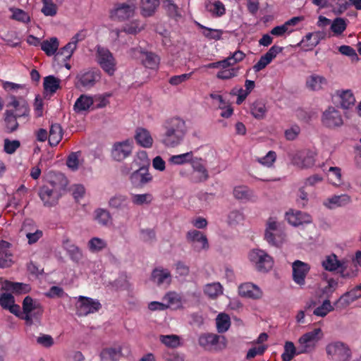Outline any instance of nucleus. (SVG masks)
<instances>
[{
    "mask_svg": "<svg viewBox=\"0 0 361 361\" xmlns=\"http://www.w3.org/2000/svg\"><path fill=\"white\" fill-rule=\"evenodd\" d=\"M106 247V243L99 238H92L88 242V247L92 252H99Z\"/></svg>",
    "mask_w": 361,
    "mask_h": 361,
    "instance_id": "864d4df0",
    "label": "nucleus"
},
{
    "mask_svg": "<svg viewBox=\"0 0 361 361\" xmlns=\"http://www.w3.org/2000/svg\"><path fill=\"white\" fill-rule=\"evenodd\" d=\"M67 252L68 253L71 259L75 262H78L82 258V253L81 250L74 244L68 245L66 247Z\"/></svg>",
    "mask_w": 361,
    "mask_h": 361,
    "instance_id": "6e6d98bb",
    "label": "nucleus"
},
{
    "mask_svg": "<svg viewBox=\"0 0 361 361\" xmlns=\"http://www.w3.org/2000/svg\"><path fill=\"white\" fill-rule=\"evenodd\" d=\"M163 5L168 13L169 16L171 18L180 16L178 13V6L173 4L171 0H165Z\"/></svg>",
    "mask_w": 361,
    "mask_h": 361,
    "instance_id": "774afa93",
    "label": "nucleus"
},
{
    "mask_svg": "<svg viewBox=\"0 0 361 361\" xmlns=\"http://www.w3.org/2000/svg\"><path fill=\"white\" fill-rule=\"evenodd\" d=\"M3 87L7 92H18V90H21L25 94L27 92L25 85L8 81L4 82Z\"/></svg>",
    "mask_w": 361,
    "mask_h": 361,
    "instance_id": "69168bd1",
    "label": "nucleus"
},
{
    "mask_svg": "<svg viewBox=\"0 0 361 361\" xmlns=\"http://www.w3.org/2000/svg\"><path fill=\"white\" fill-rule=\"evenodd\" d=\"M130 200L125 195L116 194L109 201V207L115 209L128 210L130 208Z\"/></svg>",
    "mask_w": 361,
    "mask_h": 361,
    "instance_id": "c756f323",
    "label": "nucleus"
},
{
    "mask_svg": "<svg viewBox=\"0 0 361 361\" xmlns=\"http://www.w3.org/2000/svg\"><path fill=\"white\" fill-rule=\"evenodd\" d=\"M192 152H189L184 154H180L178 155H173L172 156L169 161L172 164H177V165H181L184 164L185 163H188L189 161H192Z\"/></svg>",
    "mask_w": 361,
    "mask_h": 361,
    "instance_id": "603ef678",
    "label": "nucleus"
},
{
    "mask_svg": "<svg viewBox=\"0 0 361 361\" xmlns=\"http://www.w3.org/2000/svg\"><path fill=\"white\" fill-rule=\"evenodd\" d=\"M276 153L274 151H269L264 157H257L255 161L264 166L271 167L276 161Z\"/></svg>",
    "mask_w": 361,
    "mask_h": 361,
    "instance_id": "3c124183",
    "label": "nucleus"
},
{
    "mask_svg": "<svg viewBox=\"0 0 361 361\" xmlns=\"http://www.w3.org/2000/svg\"><path fill=\"white\" fill-rule=\"evenodd\" d=\"M153 200V197L150 193L136 194L132 197V202L136 205H142L144 204H150Z\"/></svg>",
    "mask_w": 361,
    "mask_h": 361,
    "instance_id": "5fc2aeb1",
    "label": "nucleus"
},
{
    "mask_svg": "<svg viewBox=\"0 0 361 361\" xmlns=\"http://www.w3.org/2000/svg\"><path fill=\"white\" fill-rule=\"evenodd\" d=\"M166 361H185L184 355L174 350H166L162 354Z\"/></svg>",
    "mask_w": 361,
    "mask_h": 361,
    "instance_id": "0e129e2a",
    "label": "nucleus"
},
{
    "mask_svg": "<svg viewBox=\"0 0 361 361\" xmlns=\"http://www.w3.org/2000/svg\"><path fill=\"white\" fill-rule=\"evenodd\" d=\"M160 341L165 345L174 348L180 345L179 337L176 335L161 336Z\"/></svg>",
    "mask_w": 361,
    "mask_h": 361,
    "instance_id": "4d7b16f0",
    "label": "nucleus"
},
{
    "mask_svg": "<svg viewBox=\"0 0 361 361\" xmlns=\"http://www.w3.org/2000/svg\"><path fill=\"white\" fill-rule=\"evenodd\" d=\"M63 137L61 126L58 123L51 124L49 133V143L51 147L56 146Z\"/></svg>",
    "mask_w": 361,
    "mask_h": 361,
    "instance_id": "f704fd0d",
    "label": "nucleus"
},
{
    "mask_svg": "<svg viewBox=\"0 0 361 361\" xmlns=\"http://www.w3.org/2000/svg\"><path fill=\"white\" fill-rule=\"evenodd\" d=\"M334 310V306L331 305L330 300L326 299L324 300V302L320 306L316 307L314 310L313 314L316 316L324 317L326 315H327L328 313Z\"/></svg>",
    "mask_w": 361,
    "mask_h": 361,
    "instance_id": "de8ad7c7",
    "label": "nucleus"
},
{
    "mask_svg": "<svg viewBox=\"0 0 361 361\" xmlns=\"http://www.w3.org/2000/svg\"><path fill=\"white\" fill-rule=\"evenodd\" d=\"M361 298V293H357L353 289L345 292L335 302V305H338L341 308H345L354 301Z\"/></svg>",
    "mask_w": 361,
    "mask_h": 361,
    "instance_id": "2f4dec72",
    "label": "nucleus"
},
{
    "mask_svg": "<svg viewBox=\"0 0 361 361\" xmlns=\"http://www.w3.org/2000/svg\"><path fill=\"white\" fill-rule=\"evenodd\" d=\"M75 48L76 47H59L56 54V60L61 62L66 61L71 57Z\"/></svg>",
    "mask_w": 361,
    "mask_h": 361,
    "instance_id": "49530a36",
    "label": "nucleus"
},
{
    "mask_svg": "<svg viewBox=\"0 0 361 361\" xmlns=\"http://www.w3.org/2000/svg\"><path fill=\"white\" fill-rule=\"evenodd\" d=\"M75 307L76 314L79 317H85L97 312L102 308V304L98 300L80 295Z\"/></svg>",
    "mask_w": 361,
    "mask_h": 361,
    "instance_id": "f8f14e48",
    "label": "nucleus"
},
{
    "mask_svg": "<svg viewBox=\"0 0 361 361\" xmlns=\"http://www.w3.org/2000/svg\"><path fill=\"white\" fill-rule=\"evenodd\" d=\"M95 59L104 73L110 76L114 75L117 62L113 54L106 47H97Z\"/></svg>",
    "mask_w": 361,
    "mask_h": 361,
    "instance_id": "423d86ee",
    "label": "nucleus"
},
{
    "mask_svg": "<svg viewBox=\"0 0 361 361\" xmlns=\"http://www.w3.org/2000/svg\"><path fill=\"white\" fill-rule=\"evenodd\" d=\"M351 202L350 197L347 194L334 195L329 197L324 203V206L329 209H335L339 207H344Z\"/></svg>",
    "mask_w": 361,
    "mask_h": 361,
    "instance_id": "cd10ccee",
    "label": "nucleus"
},
{
    "mask_svg": "<svg viewBox=\"0 0 361 361\" xmlns=\"http://www.w3.org/2000/svg\"><path fill=\"white\" fill-rule=\"evenodd\" d=\"M327 355L334 361H348L351 356L348 346L342 342H334L326 348Z\"/></svg>",
    "mask_w": 361,
    "mask_h": 361,
    "instance_id": "ddd939ff",
    "label": "nucleus"
},
{
    "mask_svg": "<svg viewBox=\"0 0 361 361\" xmlns=\"http://www.w3.org/2000/svg\"><path fill=\"white\" fill-rule=\"evenodd\" d=\"M135 9L136 5L133 1L118 2L110 11V18L114 20L125 21L134 16Z\"/></svg>",
    "mask_w": 361,
    "mask_h": 361,
    "instance_id": "6e6552de",
    "label": "nucleus"
},
{
    "mask_svg": "<svg viewBox=\"0 0 361 361\" xmlns=\"http://www.w3.org/2000/svg\"><path fill=\"white\" fill-rule=\"evenodd\" d=\"M320 335H322V330L320 328H317L300 336L298 339V354L312 352L316 347V343L321 338Z\"/></svg>",
    "mask_w": 361,
    "mask_h": 361,
    "instance_id": "1a4fd4ad",
    "label": "nucleus"
},
{
    "mask_svg": "<svg viewBox=\"0 0 361 361\" xmlns=\"http://www.w3.org/2000/svg\"><path fill=\"white\" fill-rule=\"evenodd\" d=\"M80 152H71L66 160V165L72 171H76L79 166V157Z\"/></svg>",
    "mask_w": 361,
    "mask_h": 361,
    "instance_id": "13d9d810",
    "label": "nucleus"
},
{
    "mask_svg": "<svg viewBox=\"0 0 361 361\" xmlns=\"http://www.w3.org/2000/svg\"><path fill=\"white\" fill-rule=\"evenodd\" d=\"M337 94L340 98V104L343 109H350L355 102V98L350 90L337 91Z\"/></svg>",
    "mask_w": 361,
    "mask_h": 361,
    "instance_id": "c9c22d12",
    "label": "nucleus"
},
{
    "mask_svg": "<svg viewBox=\"0 0 361 361\" xmlns=\"http://www.w3.org/2000/svg\"><path fill=\"white\" fill-rule=\"evenodd\" d=\"M216 329L220 334L227 331L231 326L230 317L225 313H220L216 319Z\"/></svg>",
    "mask_w": 361,
    "mask_h": 361,
    "instance_id": "37998d69",
    "label": "nucleus"
},
{
    "mask_svg": "<svg viewBox=\"0 0 361 361\" xmlns=\"http://www.w3.org/2000/svg\"><path fill=\"white\" fill-rule=\"evenodd\" d=\"M144 28V25L139 20H135L124 26L123 30L128 34H136Z\"/></svg>",
    "mask_w": 361,
    "mask_h": 361,
    "instance_id": "052dcab7",
    "label": "nucleus"
},
{
    "mask_svg": "<svg viewBox=\"0 0 361 361\" xmlns=\"http://www.w3.org/2000/svg\"><path fill=\"white\" fill-rule=\"evenodd\" d=\"M323 124L330 128L338 127L343 125V118L339 111L334 107H329L322 116Z\"/></svg>",
    "mask_w": 361,
    "mask_h": 361,
    "instance_id": "aec40b11",
    "label": "nucleus"
},
{
    "mask_svg": "<svg viewBox=\"0 0 361 361\" xmlns=\"http://www.w3.org/2000/svg\"><path fill=\"white\" fill-rule=\"evenodd\" d=\"M164 133L161 135V143L167 147L180 145L187 133L185 121L180 117L170 118L162 125Z\"/></svg>",
    "mask_w": 361,
    "mask_h": 361,
    "instance_id": "f03ea898",
    "label": "nucleus"
},
{
    "mask_svg": "<svg viewBox=\"0 0 361 361\" xmlns=\"http://www.w3.org/2000/svg\"><path fill=\"white\" fill-rule=\"evenodd\" d=\"M68 185V178L60 172L50 176L48 183L39 188L38 195L44 206L51 207L57 204L66 192Z\"/></svg>",
    "mask_w": 361,
    "mask_h": 361,
    "instance_id": "f257e3e1",
    "label": "nucleus"
},
{
    "mask_svg": "<svg viewBox=\"0 0 361 361\" xmlns=\"http://www.w3.org/2000/svg\"><path fill=\"white\" fill-rule=\"evenodd\" d=\"M325 84H326V78L316 74L310 75L306 80L307 87L313 91L319 90Z\"/></svg>",
    "mask_w": 361,
    "mask_h": 361,
    "instance_id": "58836bf2",
    "label": "nucleus"
},
{
    "mask_svg": "<svg viewBox=\"0 0 361 361\" xmlns=\"http://www.w3.org/2000/svg\"><path fill=\"white\" fill-rule=\"evenodd\" d=\"M20 146L19 140H10L6 138L4 140V150L8 154H13Z\"/></svg>",
    "mask_w": 361,
    "mask_h": 361,
    "instance_id": "bf43d9fd",
    "label": "nucleus"
},
{
    "mask_svg": "<svg viewBox=\"0 0 361 361\" xmlns=\"http://www.w3.org/2000/svg\"><path fill=\"white\" fill-rule=\"evenodd\" d=\"M132 51L139 53L140 56L138 57L145 67L152 70L158 68L160 57L155 53L142 51L140 47V49L138 47L133 48Z\"/></svg>",
    "mask_w": 361,
    "mask_h": 361,
    "instance_id": "f3484780",
    "label": "nucleus"
},
{
    "mask_svg": "<svg viewBox=\"0 0 361 361\" xmlns=\"http://www.w3.org/2000/svg\"><path fill=\"white\" fill-rule=\"evenodd\" d=\"M238 293L239 295L243 297L252 299L260 298L262 295V292L260 288L252 283H245L241 284L238 287Z\"/></svg>",
    "mask_w": 361,
    "mask_h": 361,
    "instance_id": "393cba45",
    "label": "nucleus"
},
{
    "mask_svg": "<svg viewBox=\"0 0 361 361\" xmlns=\"http://www.w3.org/2000/svg\"><path fill=\"white\" fill-rule=\"evenodd\" d=\"M285 234L281 224L270 217L266 223L264 240L271 245L279 247L284 240Z\"/></svg>",
    "mask_w": 361,
    "mask_h": 361,
    "instance_id": "39448f33",
    "label": "nucleus"
},
{
    "mask_svg": "<svg viewBox=\"0 0 361 361\" xmlns=\"http://www.w3.org/2000/svg\"><path fill=\"white\" fill-rule=\"evenodd\" d=\"M346 28L345 20L341 18H336L332 23L331 29L336 34L342 33Z\"/></svg>",
    "mask_w": 361,
    "mask_h": 361,
    "instance_id": "e2e57ef3",
    "label": "nucleus"
},
{
    "mask_svg": "<svg viewBox=\"0 0 361 361\" xmlns=\"http://www.w3.org/2000/svg\"><path fill=\"white\" fill-rule=\"evenodd\" d=\"M198 343L206 350L214 349L215 350H221L226 348L227 341L224 336L212 333H205L200 336Z\"/></svg>",
    "mask_w": 361,
    "mask_h": 361,
    "instance_id": "9b49d317",
    "label": "nucleus"
},
{
    "mask_svg": "<svg viewBox=\"0 0 361 361\" xmlns=\"http://www.w3.org/2000/svg\"><path fill=\"white\" fill-rule=\"evenodd\" d=\"M94 104L92 97L87 94H81L75 101L73 109L76 113L87 111Z\"/></svg>",
    "mask_w": 361,
    "mask_h": 361,
    "instance_id": "473e14b6",
    "label": "nucleus"
},
{
    "mask_svg": "<svg viewBox=\"0 0 361 361\" xmlns=\"http://www.w3.org/2000/svg\"><path fill=\"white\" fill-rule=\"evenodd\" d=\"M311 267L308 263L299 259L295 260L292 263V276L293 281L300 286H305V279Z\"/></svg>",
    "mask_w": 361,
    "mask_h": 361,
    "instance_id": "4468645a",
    "label": "nucleus"
},
{
    "mask_svg": "<svg viewBox=\"0 0 361 361\" xmlns=\"http://www.w3.org/2000/svg\"><path fill=\"white\" fill-rule=\"evenodd\" d=\"M293 165L299 168H309L315 163L314 154L310 150L297 152L292 158Z\"/></svg>",
    "mask_w": 361,
    "mask_h": 361,
    "instance_id": "a211bd4d",
    "label": "nucleus"
},
{
    "mask_svg": "<svg viewBox=\"0 0 361 361\" xmlns=\"http://www.w3.org/2000/svg\"><path fill=\"white\" fill-rule=\"evenodd\" d=\"M102 78V73L97 68H87L77 73L74 86L80 91H88L96 86Z\"/></svg>",
    "mask_w": 361,
    "mask_h": 361,
    "instance_id": "20e7f679",
    "label": "nucleus"
},
{
    "mask_svg": "<svg viewBox=\"0 0 361 361\" xmlns=\"http://www.w3.org/2000/svg\"><path fill=\"white\" fill-rule=\"evenodd\" d=\"M135 140L138 145L145 148H150L153 145V138L149 131L144 128L136 129Z\"/></svg>",
    "mask_w": 361,
    "mask_h": 361,
    "instance_id": "bb28decb",
    "label": "nucleus"
},
{
    "mask_svg": "<svg viewBox=\"0 0 361 361\" xmlns=\"http://www.w3.org/2000/svg\"><path fill=\"white\" fill-rule=\"evenodd\" d=\"M193 171L191 174V180L194 183L204 182L209 178V173L204 166L202 159L195 158L191 161Z\"/></svg>",
    "mask_w": 361,
    "mask_h": 361,
    "instance_id": "6ab92c4d",
    "label": "nucleus"
},
{
    "mask_svg": "<svg viewBox=\"0 0 361 361\" xmlns=\"http://www.w3.org/2000/svg\"><path fill=\"white\" fill-rule=\"evenodd\" d=\"M298 347L291 341H286L284 345V351L281 355L283 361H290L295 355H298Z\"/></svg>",
    "mask_w": 361,
    "mask_h": 361,
    "instance_id": "c03bdc74",
    "label": "nucleus"
},
{
    "mask_svg": "<svg viewBox=\"0 0 361 361\" xmlns=\"http://www.w3.org/2000/svg\"><path fill=\"white\" fill-rule=\"evenodd\" d=\"M2 289L7 291H12L15 293H23L28 291L27 285L23 283L11 282L5 281L2 284Z\"/></svg>",
    "mask_w": 361,
    "mask_h": 361,
    "instance_id": "ea45409f",
    "label": "nucleus"
},
{
    "mask_svg": "<svg viewBox=\"0 0 361 361\" xmlns=\"http://www.w3.org/2000/svg\"><path fill=\"white\" fill-rule=\"evenodd\" d=\"M11 244L5 240L0 242V268L8 267L12 264V254L9 250Z\"/></svg>",
    "mask_w": 361,
    "mask_h": 361,
    "instance_id": "c85d7f7f",
    "label": "nucleus"
},
{
    "mask_svg": "<svg viewBox=\"0 0 361 361\" xmlns=\"http://www.w3.org/2000/svg\"><path fill=\"white\" fill-rule=\"evenodd\" d=\"M159 5V0H142L141 11L142 16L145 17L152 16Z\"/></svg>",
    "mask_w": 361,
    "mask_h": 361,
    "instance_id": "a19ab883",
    "label": "nucleus"
},
{
    "mask_svg": "<svg viewBox=\"0 0 361 361\" xmlns=\"http://www.w3.org/2000/svg\"><path fill=\"white\" fill-rule=\"evenodd\" d=\"M171 278L170 271L161 267L154 268L150 276L151 281L158 286H163L164 284L170 285Z\"/></svg>",
    "mask_w": 361,
    "mask_h": 361,
    "instance_id": "412c9836",
    "label": "nucleus"
},
{
    "mask_svg": "<svg viewBox=\"0 0 361 361\" xmlns=\"http://www.w3.org/2000/svg\"><path fill=\"white\" fill-rule=\"evenodd\" d=\"M130 179L133 184L142 186L152 180V176L149 173L147 167L141 166L131 173Z\"/></svg>",
    "mask_w": 361,
    "mask_h": 361,
    "instance_id": "5701e85b",
    "label": "nucleus"
},
{
    "mask_svg": "<svg viewBox=\"0 0 361 361\" xmlns=\"http://www.w3.org/2000/svg\"><path fill=\"white\" fill-rule=\"evenodd\" d=\"M244 216L238 210L231 211L228 216V222L230 225H236L243 222Z\"/></svg>",
    "mask_w": 361,
    "mask_h": 361,
    "instance_id": "338daca9",
    "label": "nucleus"
},
{
    "mask_svg": "<svg viewBox=\"0 0 361 361\" xmlns=\"http://www.w3.org/2000/svg\"><path fill=\"white\" fill-rule=\"evenodd\" d=\"M60 82V79L54 75H48L44 78V89L51 94L55 93L61 87Z\"/></svg>",
    "mask_w": 361,
    "mask_h": 361,
    "instance_id": "79ce46f5",
    "label": "nucleus"
},
{
    "mask_svg": "<svg viewBox=\"0 0 361 361\" xmlns=\"http://www.w3.org/2000/svg\"><path fill=\"white\" fill-rule=\"evenodd\" d=\"M96 219L102 225H106L111 219V214L109 211L104 209H97L95 211Z\"/></svg>",
    "mask_w": 361,
    "mask_h": 361,
    "instance_id": "680f3d73",
    "label": "nucleus"
},
{
    "mask_svg": "<svg viewBox=\"0 0 361 361\" xmlns=\"http://www.w3.org/2000/svg\"><path fill=\"white\" fill-rule=\"evenodd\" d=\"M132 141L126 140L114 143L111 149V157L116 161H121L132 152Z\"/></svg>",
    "mask_w": 361,
    "mask_h": 361,
    "instance_id": "dca6fc26",
    "label": "nucleus"
},
{
    "mask_svg": "<svg viewBox=\"0 0 361 361\" xmlns=\"http://www.w3.org/2000/svg\"><path fill=\"white\" fill-rule=\"evenodd\" d=\"M18 118L13 115L11 111H5L3 116V129L6 133L11 134L19 128Z\"/></svg>",
    "mask_w": 361,
    "mask_h": 361,
    "instance_id": "a878e982",
    "label": "nucleus"
},
{
    "mask_svg": "<svg viewBox=\"0 0 361 361\" xmlns=\"http://www.w3.org/2000/svg\"><path fill=\"white\" fill-rule=\"evenodd\" d=\"M123 356L121 346L105 348L102 350L99 357L102 361H118Z\"/></svg>",
    "mask_w": 361,
    "mask_h": 361,
    "instance_id": "7c9ffc66",
    "label": "nucleus"
},
{
    "mask_svg": "<svg viewBox=\"0 0 361 361\" xmlns=\"http://www.w3.org/2000/svg\"><path fill=\"white\" fill-rule=\"evenodd\" d=\"M9 102L6 104L5 111H11L13 115L18 118L19 120H25L30 118V107L27 102L23 97H17L11 94L8 97Z\"/></svg>",
    "mask_w": 361,
    "mask_h": 361,
    "instance_id": "0eeeda50",
    "label": "nucleus"
},
{
    "mask_svg": "<svg viewBox=\"0 0 361 361\" xmlns=\"http://www.w3.org/2000/svg\"><path fill=\"white\" fill-rule=\"evenodd\" d=\"M267 112L266 104L262 100H257L250 106V113L257 119H262Z\"/></svg>",
    "mask_w": 361,
    "mask_h": 361,
    "instance_id": "4c0bfd02",
    "label": "nucleus"
},
{
    "mask_svg": "<svg viewBox=\"0 0 361 361\" xmlns=\"http://www.w3.org/2000/svg\"><path fill=\"white\" fill-rule=\"evenodd\" d=\"M185 238L188 243L192 244L197 252L207 250L209 247L207 236L200 231L190 230L187 232Z\"/></svg>",
    "mask_w": 361,
    "mask_h": 361,
    "instance_id": "2eb2a0df",
    "label": "nucleus"
},
{
    "mask_svg": "<svg viewBox=\"0 0 361 361\" xmlns=\"http://www.w3.org/2000/svg\"><path fill=\"white\" fill-rule=\"evenodd\" d=\"M344 263L338 259L335 254H331L326 257L322 261V265L323 268L328 271H335L342 268Z\"/></svg>",
    "mask_w": 361,
    "mask_h": 361,
    "instance_id": "72a5a7b5",
    "label": "nucleus"
},
{
    "mask_svg": "<svg viewBox=\"0 0 361 361\" xmlns=\"http://www.w3.org/2000/svg\"><path fill=\"white\" fill-rule=\"evenodd\" d=\"M328 177L334 185H340L342 181L341 170L339 167L331 166L328 171Z\"/></svg>",
    "mask_w": 361,
    "mask_h": 361,
    "instance_id": "8fccbe9b",
    "label": "nucleus"
},
{
    "mask_svg": "<svg viewBox=\"0 0 361 361\" xmlns=\"http://www.w3.org/2000/svg\"><path fill=\"white\" fill-rule=\"evenodd\" d=\"M286 216L288 222L294 226L310 224L312 221L310 214L298 210L286 212Z\"/></svg>",
    "mask_w": 361,
    "mask_h": 361,
    "instance_id": "b1692460",
    "label": "nucleus"
},
{
    "mask_svg": "<svg viewBox=\"0 0 361 361\" xmlns=\"http://www.w3.org/2000/svg\"><path fill=\"white\" fill-rule=\"evenodd\" d=\"M27 42L30 45H37L39 44L40 45H59V39L55 37H51L49 39H46L41 42L40 39L39 38L35 37L33 35H30V36H28V37L27 39Z\"/></svg>",
    "mask_w": 361,
    "mask_h": 361,
    "instance_id": "09e8293b",
    "label": "nucleus"
},
{
    "mask_svg": "<svg viewBox=\"0 0 361 361\" xmlns=\"http://www.w3.org/2000/svg\"><path fill=\"white\" fill-rule=\"evenodd\" d=\"M245 56V54L241 51H235L232 55L226 57V59L208 63L205 66L207 68H221L217 74L216 77L221 80H228L238 75L239 68L232 67L236 63L241 61Z\"/></svg>",
    "mask_w": 361,
    "mask_h": 361,
    "instance_id": "7ed1b4c3",
    "label": "nucleus"
},
{
    "mask_svg": "<svg viewBox=\"0 0 361 361\" xmlns=\"http://www.w3.org/2000/svg\"><path fill=\"white\" fill-rule=\"evenodd\" d=\"M205 8L207 11L215 16H221L225 13L226 11L224 5L219 1H216L214 3L210 1L207 2Z\"/></svg>",
    "mask_w": 361,
    "mask_h": 361,
    "instance_id": "a18cd8bd",
    "label": "nucleus"
},
{
    "mask_svg": "<svg viewBox=\"0 0 361 361\" xmlns=\"http://www.w3.org/2000/svg\"><path fill=\"white\" fill-rule=\"evenodd\" d=\"M203 291L210 299H216L223 294V286L219 282L207 283L204 286Z\"/></svg>",
    "mask_w": 361,
    "mask_h": 361,
    "instance_id": "e433bc0d",
    "label": "nucleus"
},
{
    "mask_svg": "<svg viewBox=\"0 0 361 361\" xmlns=\"http://www.w3.org/2000/svg\"><path fill=\"white\" fill-rule=\"evenodd\" d=\"M249 259L256 269L261 272H267L274 266L273 258L262 250H252L249 254Z\"/></svg>",
    "mask_w": 361,
    "mask_h": 361,
    "instance_id": "9d476101",
    "label": "nucleus"
},
{
    "mask_svg": "<svg viewBox=\"0 0 361 361\" xmlns=\"http://www.w3.org/2000/svg\"><path fill=\"white\" fill-rule=\"evenodd\" d=\"M283 50L281 47H271V49L263 56L253 66L255 72H259L266 68L271 61L276 56V55L281 52Z\"/></svg>",
    "mask_w": 361,
    "mask_h": 361,
    "instance_id": "4be33fe9",
    "label": "nucleus"
}]
</instances>
